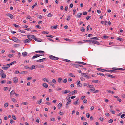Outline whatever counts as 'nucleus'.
<instances>
[{
	"instance_id": "1",
	"label": "nucleus",
	"mask_w": 125,
	"mask_h": 125,
	"mask_svg": "<svg viewBox=\"0 0 125 125\" xmlns=\"http://www.w3.org/2000/svg\"><path fill=\"white\" fill-rule=\"evenodd\" d=\"M83 41L84 42H91L93 43H94L97 44H99V43L97 41L93 40H84Z\"/></svg>"
},
{
	"instance_id": "2",
	"label": "nucleus",
	"mask_w": 125,
	"mask_h": 125,
	"mask_svg": "<svg viewBox=\"0 0 125 125\" xmlns=\"http://www.w3.org/2000/svg\"><path fill=\"white\" fill-rule=\"evenodd\" d=\"M49 58L52 60H57L59 59V58L57 57H55L52 55H50L49 57Z\"/></svg>"
},
{
	"instance_id": "3",
	"label": "nucleus",
	"mask_w": 125,
	"mask_h": 125,
	"mask_svg": "<svg viewBox=\"0 0 125 125\" xmlns=\"http://www.w3.org/2000/svg\"><path fill=\"white\" fill-rule=\"evenodd\" d=\"M27 37L28 39H37L36 37L33 35H27Z\"/></svg>"
},
{
	"instance_id": "4",
	"label": "nucleus",
	"mask_w": 125,
	"mask_h": 125,
	"mask_svg": "<svg viewBox=\"0 0 125 125\" xmlns=\"http://www.w3.org/2000/svg\"><path fill=\"white\" fill-rule=\"evenodd\" d=\"M47 59L45 58H43L37 60L36 62H43L44 61H46Z\"/></svg>"
},
{
	"instance_id": "5",
	"label": "nucleus",
	"mask_w": 125,
	"mask_h": 125,
	"mask_svg": "<svg viewBox=\"0 0 125 125\" xmlns=\"http://www.w3.org/2000/svg\"><path fill=\"white\" fill-rule=\"evenodd\" d=\"M16 62V61H14L11 63L8 64L7 65H3V66H5V67H10V66L11 65H12L13 64H14Z\"/></svg>"
},
{
	"instance_id": "6",
	"label": "nucleus",
	"mask_w": 125,
	"mask_h": 125,
	"mask_svg": "<svg viewBox=\"0 0 125 125\" xmlns=\"http://www.w3.org/2000/svg\"><path fill=\"white\" fill-rule=\"evenodd\" d=\"M77 92V90H75L71 92H70L69 94H68V95H71L73 94H74L76 93Z\"/></svg>"
},
{
	"instance_id": "7",
	"label": "nucleus",
	"mask_w": 125,
	"mask_h": 125,
	"mask_svg": "<svg viewBox=\"0 0 125 125\" xmlns=\"http://www.w3.org/2000/svg\"><path fill=\"white\" fill-rule=\"evenodd\" d=\"M70 92V90H66L64 91H62V94H66Z\"/></svg>"
},
{
	"instance_id": "8",
	"label": "nucleus",
	"mask_w": 125,
	"mask_h": 125,
	"mask_svg": "<svg viewBox=\"0 0 125 125\" xmlns=\"http://www.w3.org/2000/svg\"><path fill=\"white\" fill-rule=\"evenodd\" d=\"M112 69L115 70H125V69H123L122 68H112Z\"/></svg>"
},
{
	"instance_id": "9",
	"label": "nucleus",
	"mask_w": 125,
	"mask_h": 125,
	"mask_svg": "<svg viewBox=\"0 0 125 125\" xmlns=\"http://www.w3.org/2000/svg\"><path fill=\"white\" fill-rule=\"evenodd\" d=\"M13 82L15 83H17L18 82V79L17 77H14L13 78Z\"/></svg>"
},
{
	"instance_id": "10",
	"label": "nucleus",
	"mask_w": 125,
	"mask_h": 125,
	"mask_svg": "<svg viewBox=\"0 0 125 125\" xmlns=\"http://www.w3.org/2000/svg\"><path fill=\"white\" fill-rule=\"evenodd\" d=\"M6 15L7 16H8L11 19H13L14 18V16L13 15H12L11 14L8 13L6 14Z\"/></svg>"
},
{
	"instance_id": "11",
	"label": "nucleus",
	"mask_w": 125,
	"mask_h": 125,
	"mask_svg": "<svg viewBox=\"0 0 125 125\" xmlns=\"http://www.w3.org/2000/svg\"><path fill=\"white\" fill-rule=\"evenodd\" d=\"M15 92L14 90H12L10 94V97H13L14 94L15 93Z\"/></svg>"
},
{
	"instance_id": "12",
	"label": "nucleus",
	"mask_w": 125,
	"mask_h": 125,
	"mask_svg": "<svg viewBox=\"0 0 125 125\" xmlns=\"http://www.w3.org/2000/svg\"><path fill=\"white\" fill-rule=\"evenodd\" d=\"M30 40H23V42L25 43H28L30 42Z\"/></svg>"
},
{
	"instance_id": "13",
	"label": "nucleus",
	"mask_w": 125,
	"mask_h": 125,
	"mask_svg": "<svg viewBox=\"0 0 125 125\" xmlns=\"http://www.w3.org/2000/svg\"><path fill=\"white\" fill-rule=\"evenodd\" d=\"M97 70L100 71H101L102 72H105L106 71V70L102 69L101 68H97Z\"/></svg>"
},
{
	"instance_id": "14",
	"label": "nucleus",
	"mask_w": 125,
	"mask_h": 125,
	"mask_svg": "<svg viewBox=\"0 0 125 125\" xmlns=\"http://www.w3.org/2000/svg\"><path fill=\"white\" fill-rule=\"evenodd\" d=\"M36 53H42L43 54L44 53V52L42 51H36L35 52Z\"/></svg>"
},
{
	"instance_id": "15",
	"label": "nucleus",
	"mask_w": 125,
	"mask_h": 125,
	"mask_svg": "<svg viewBox=\"0 0 125 125\" xmlns=\"http://www.w3.org/2000/svg\"><path fill=\"white\" fill-rule=\"evenodd\" d=\"M78 102H79L78 104H79V99L78 98H76V101L74 102L73 104L75 105H76L77 104V103Z\"/></svg>"
},
{
	"instance_id": "16",
	"label": "nucleus",
	"mask_w": 125,
	"mask_h": 125,
	"mask_svg": "<svg viewBox=\"0 0 125 125\" xmlns=\"http://www.w3.org/2000/svg\"><path fill=\"white\" fill-rule=\"evenodd\" d=\"M77 84L78 85V87H81L82 86V84L80 83V81H79L77 83Z\"/></svg>"
},
{
	"instance_id": "17",
	"label": "nucleus",
	"mask_w": 125,
	"mask_h": 125,
	"mask_svg": "<svg viewBox=\"0 0 125 125\" xmlns=\"http://www.w3.org/2000/svg\"><path fill=\"white\" fill-rule=\"evenodd\" d=\"M87 73H83L82 74L84 75V76L85 77L87 78H91V77L88 76L87 75Z\"/></svg>"
},
{
	"instance_id": "18",
	"label": "nucleus",
	"mask_w": 125,
	"mask_h": 125,
	"mask_svg": "<svg viewBox=\"0 0 125 125\" xmlns=\"http://www.w3.org/2000/svg\"><path fill=\"white\" fill-rule=\"evenodd\" d=\"M22 54L24 57L26 56L27 55V52H24L22 53Z\"/></svg>"
},
{
	"instance_id": "19",
	"label": "nucleus",
	"mask_w": 125,
	"mask_h": 125,
	"mask_svg": "<svg viewBox=\"0 0 125 125\" xmlns=\"http://www.w3.org/2000/svg\"><path fill=\"white\" fill-rule=\"evenodd\" d=\"M71 101H70V100L69 101H68L66 104V107L67 108L69 107V105L70 104V103Z\"/></svg>"
},
{
	"instance_id": "20",
	"label": "nucleus",
	"mask_w": 125,
	"mask_h": 125,
	"mask_svg": "<svg viewBox=\"0 0 125 125\" xmlns=\"http://www.w3.org/2000/svg\"><path fill=\"white\" fill-rule=\"evenodd\" d=\"M36 65H33L31 67H30V69L32 70L33 69H35L36 68Z\"/></svg>"
},
{
	"instance_id": "21",
	"label": "nucleus",
	"mask_w": 125,
	"mask_h": 125,
	"mask_svg": "<svg viewBox=\"0 0 125 125\" xmlns=\"http://www.w3.org/2000/svg\"><path fill=\"white\" fill-rule=\"evenodd\" d=\"M106 75L107 76H108L111 78H115V76L112 75L110 74H107Z\"/></svg>"
},
{
	"instance_id": "22",
	"label": "nucleus",
	"mask_w": 125,
	"mask_h": 125,
	"mask_svg": "<svg viewBox=\"0 0 125 125\" xmlns=\"http://www.w3.org/2000/svg\"><path fill=\"white\" fill-rule=\"evenodd\" d=\"M62 104L61 103H59L58 105V107L59 109H60L61 107Z\"/></svg>"
},
{
	"instance_id": "23",
	"label": "nucleus",
	"mask_w": 125,
	"mask_h": 125,
	"mask_svg": "<svg viewBox=\"0 0 125 125\" xmlns=\"http://www.w3.org/2000/svg\"><path fill=\"white\" fill-rule=\"evenodd\" d=\"M14 42L16 43L21 42V41L20 40H13Z\"/></svg>"
},
{
	"instance_id": "24",
	"label": "nucleus",
	"mask_w": 125,
	"mask_h": 125,
	"mask_svg": "<svg viewBox=\"0 0 125 125\" xmlns=\"http://www.w3.org/2000/svg\"><path fill=\"white\" fill-rule=\"evenodd\" d=\"M42 85L44 87L46 88H47L48 87V84H47L46 83H43V84Z\"/></svg>"
},
{
	"instance_id": "25",
	"label": "nucleus",
	"mask_w": 125,
	"mask_h": 125,
	"mask_svg": "<svg viewBox=\"0 0 125 125\" xmlns=\"http://www.w3.org/2000/svg\"><path fill=\"white\" fill-rule=\"evenodd\" d=\"M62 78L61 77H60L58 78L57 80H58V82L59 83H61V81L62 80Z\"/></svg>"
},
{
	"instance_id": "26",
	"label": "nucleus",
	"mask_w": 125,
	"mask_h": 125,
	"mask_svg": "<svg viewBox=\"0 0 125 125\" xmlns=\"http://www.w3.org/2000/svg\"><path fill=\"white\" fill-rule=\"evenodd\" d=\"M11 100L14 103H16L17 102L16 100L14 98L11 97Z\"/></svg>"
},
{
	"instance_id": "27",
	"label": "nucleus",
	"mask_w": 125,
	"mask_h": 125,
	"mask_svg": "<svg viewBox=\"0 0 125 125\" xmlns=\"http://www.w3.org/2000/svg\"><path fill=\"white\" fill-rule=\"evenodd\" d=\"M26 18L27 19L30 20L31 21H32V18H31L30 16H27V17Z\"/></svg>"
},
{
	"instance_id": "28",
	"label": "nucleus",
	"mask_w": 125,
	"mask_h": 125,
	"mask_svg": "<svg viewBox=\"0 0 125 125\" xmlns=\"http://www.w3.org/2000/svg\"><path fill=\"white\" fill-rule=\"evenodd\" d=\"M97 75H101L103 76H105V75L104 74H103L102 73H97Z\"/></svg>"
},
{
	"instance_id": "29",
	"label": "nucleus",
	"mask_w": 125,
	"mask_h": 125,
	"mask_svg": "<svg viewBox=\"0 0 125 125\" xmlns=\"http://www.w3.org/2000/svg\"><path fill=\"white\" fill-rule=\"evenodd\" d=\"M39 54H36L35 55H34L32 58V59H33L35 58H36L39 57Z\"/></svg>"
},
{
	"instance_id": "30",
	"label": "nucleus",
	"mask_w": 125,
	"mask_h": 125,
	"mask_svg": "<svg viewBox=\"0 0 125 125\" xmlns=\"http://www.w3.org/2000/svg\"><path fill=\"white\" fill-rule=\"evenodd\" d=\"M81 31L82 32H84L85 31V30L83 27H82L81 28Z\"/></svg>"
},
{
	"instance_id": "31",
	"label": "nucleus",
	"mask_w": 125,
	"mask_h": 125,
	"mask_svg": "<svg viewBox=\"0 0 125 125\" xmlns=\"http://www.w3.org/2000/svg\"><path fill=\"white\" fill-rule=\"evenodd\" d=\"M109 38V36H108L105 35L104 36H103L102 37H101L103 39V38L104 39H107Z\"/></svg>"
},
{
	"instance_id": "32",
	"label": "nucleus",
	"mask_w": 125,
	"mask_h": 125,
	"mask_svg": "<svg viewBox=\"0 0 125 125\" xmlns=\"http://www.w3.org/2000/svg\"><path fill=\"white\" fill-rule=\"evenodd\" d=\"M82 14V13H79L78 14L77 16V18H79L81 16V15Z\"/></svg>"
},
{
	"instance_id": "33",
	"label": "nucleus",
	"mask_w": 125,
	"mask_h": 125,
	"mask_svg": "<svg viewBox=\"0 0 125 125\" xmlns=\"http://www.w3.org/2000/svg\"><path fill=\"white\" fill-rule=\"evenodd\" d=\"M57 27V25H55L54 26H53L51 27V28H54V29H56Z\"/></svg>"
},
{
	"instance_id": "34",
	"label": "nucleus",
	"mask_w": 125,
	"mask_h": 125,
	"mask_svg": "<svg viewBox=\"0 0 125 125\" xmlns=\"http://www.w3.org/2000/svg\"><path fill=\"white\" fill-rule=\"evenodd\" d=\"M50 85L51 86H52L53 88H54L55 87V86L54 85V84L52 82H50Z\"/></svg>"
},
{
	"instance_id": "35",
	"label": "nucleus",
	"mask_w": 125,
	"mask_h": 125,
	"mask_svg": "<svg viewBox=\"0 0 125 125\" xmlns=\"http://www.w3.org/2000/svg\"><path fill=\"white\" fill-rule=\"evenodd\" d=\"M2 77V78H5L6 77V75L5 74H4V73H3L1 74Z\"/></svg>"
},
{
	"instance_id": "36",
	"label": "nucleus",
	"mask_w": 125,
	"mask_h": 125,
	"mask_svg": "<svg viewBox=\"0 0 125 125\" xmlns=\"http://www.w3.org/2000/svg\"><path fill=\"white\" fill-rule=\"evenodd\" d=\"M69 75L70 76L72 77H75V76H74V75L72 73H69Z\"/></svg>"
},
{
	"instance_id": "37",
	"label": "nucleus",
	"mask_w": 125,
	"mask_h": 125,
	"mask_svg": "<svg viewBox=\"0 0 125 125\" xmlns=\"http://www.w3.org/2000/svg\"><path fill=\"white\" fill-rule=\"evenodd\" d=\"M76 68H78V67H79V64H72Z\"/></svg>"
},
{
	"instance_id": "38",
	"label": "nucleus",
	"mask_w": 125,
	"mask_h": 125,
	"mask_svg": "<svg viewBox=\"0 0 125 125\" xmlns=\"http://www.w3.org/2000/svg\"><path fill=\"white\" fill-rule=\"evenodd\" d=\"M91 17L90 16H88L86 18V19L87 20H89L91 19Z\"/></svg>"
},
{
	"instance_id": "39",
	"label": "nucleus",
	"mask_w": 125,
	"mask_h": 125,
	"mask_svg": "<svg viewBox=\"0 0 125 125\" xmlns=\"http://www.w3.org/2000/svg\"><path fill=\"white\" fill-rule=\"evenodd\" d=\"M28 72H26L25 71H22L21 72V74H23L24 73H27Z\"/></svg>"
},
{
	"instance_id": "40",
	"label": "nucleus",
	"mask_w": 125,
	"mask_h": 125,
	"mask_svg": "<svg viewBox=\"0 0 125 125\" xmlns=\"http://www.w3.org/2000/svg\"><path fill=\"white\" fill-rule=\"evenodd\" d=\"M92 89H90V91H94L95 90V89L94 87H93V88H92Z\"/></svg>"
},
{
	"instance_id": "41",
	"label": "nucleus",
	"mask_w": 125,
	"mask_h": 125,
	"mask_svg": "<svg viewBox=\"0 0 125 125\" xmlns=\"http://www.w3.org/2000/svg\"><path fill=\"white\" fill-rule=\"evenodd\" d=\"M62 81L63 83H66L67 81V79L66 78L64 79V80H63Z\"/></svg>"
},
{
	"instance_id": "42",
	"label": "nucleus",
	"mask_w": 125,
	"mask_h": 125,
	"mask_svg": "<svg viewBox=\"0 0 125 125\" xmlns=\"http://www.w3.org/2000/svg\"><path fill=\"white\" fill-rule=\"evenodd\" d=\"M27 103L26 102H24L22 103V104L23 105H26L27 104Z\"/></svg>"
},
{
	"instance_id": "43",
	"label": "nucleus",
	"mask_w": 125,
	"mask_h": 125,
	"mask_svg": "<svg viewBox=\"0 0 125 125\" xmlns=\"http://www.w3.org/2000/svg\"><path fill=\"white\" fill-rule=\"evenodd\" d=\"M13 54H9L8 55V57H10V58H11V57H13Z\"/></svg>"
},
{
	"instance_id": "44",
	"label": "nucleus",
	"mask_w": 125,
	"mask_h": 125,
	"mask_svg": "<svg viewBox=\"0 0 125 125\" xmlns=\"http://www.w3.org/2000/svg\"><path fill=\"white\" fill-rule=\"evenodd\" d=\"M52 82L54 84L56 83V82L55 80L54 79H53L52 80Z\"/></svg>"
},
{
	"instance_id": "45",
	"label": "nucleus",
	"mask_w": 125,
	"mask_h": 125,
	"mask_svg": "<svg viewBox=\"0 0 125 125\" xmlns=\"http://www.w3.org/2000/svg\"><path fill=\"white\" fill-rule=\"evenodd\" d=\"M37 5V2H36L35 4H34V5H33V6L32 7V9H33L34 7L36 6Z\"/></svg>"
},
{
	"instance_id": "46",
	"label": "nucleus",
	"mask_w": 125,
	"mask_h": 125,
	"mask_svg": "<svg viewBox=\"0 0 125 125\" xmlns=\"http://www.w3.org/2000/svg\"><path fill=\"white\" fill-rule=\"evenodd\" d=\"M8 103H7L5 104L4 105V106L5 107H6L8 106Z\"/></svg>"
},
{
	"instance_id": "47",
	"label": "nucleus",
	"mask_w": 125,
	"mask_h": 125,
	"mask_svg": "<svg viewBox=\"0 0 125 125\" xmlns=\"http://www.w3.org/2000/svg\"><path fill=\"white\" fill-rule=\"evenodd\" d=\"M9 67H2V68L4 70H7L8 69Z\"/></svg>"
},
{
	"instance_id": "48",
	"label": "nucleus",
	"mask_w": 125,
	"mask_h": 125,
	"mask_svg": "<svg viewBox=\"0 0 125 125\" xmlns=\"http://www.w3.org/2000/svg\"><path fill=\"white\" fill-rule=\"evenodd\" d=\"M42 99H40L37 102L38 103H37V104H40V103L41 102H42Z\"/></svg>"
},
{
	"instance_id": "49",
	"label": "nucleus",
	"mask_w": 125,
	"mask_h": 125,
	"mask_svg": "<svg viewBox=\"0 0 125 125\" xmlns=\"http://www.w3.org/2000/svg\"><path fill=\"white\" fill-rule=\"evenodd\" d=\"M98 81V80H94L92 81V82L94 83H97Z\"/></svg>"
},
{
	"instance_id": "50",
	"label": "nucleus",
	"mask_w": 125,
	"mask_h": 125,
	"mask_svg": "<svg viewBox=\"0 0 125 125\" xmlns=\"http://www.w3.org/2000/svg\"><path fill=\"white\" fill-rule=\"evenodd\" d=\"M58 113L60 115H63L64 114V113L62 112L59 111L58 112Z\"/></svg>"
},
{
	"instance_id": "51",
	"label": "nucleus",
	"mask_w": 125,
	"mask_h": 125,
	"mask_svg": "<svg viewBox=\"0 0 125 125\" xmlns=\"http://www.w3.org/2000/svg\"><path fill=\"white\" fill-rule=\"evenodd\" d=\"M12 117L13 119L14 120H16V117L14 115H13L12 116Z\"/></svg>"
},
{
	"instance_id": "52",
	"label": "nucleus",
	"mask_w": 125,
	"mask_h": 125,
	"mask_svg": "<svg viewBox=\"0 0 125 125\" xmlns=\"http://www.w3.org/2000/svg\"><path fill=\"white\" fill-rule=\"evenodd\" d=\"M50 120L52 121H54L55 120V118H51Z\"/></svg>"
},
{
	"instance_id": "53",
	"label": "nucleus",
	"mask_w": 125,
	"mask_h": 125,
	"mask_svg": "<svg viewBox=\"0 0 125 125\" xmlns=\"http://www.w3.org/2000/svg\"><path fill=\"white\" fill-rule=\"evenodd\" d=\"M75 63H78L80 64H82V62H75Z\"/></svg>"
},
{
	"instance_id": "54",
	"label": "nucleus",
	"mask_w": 125,
	"mask_h": 125,
	"mask_svg": "<svg viewBox=\"0 0 125 125\" xmlns=\"http://www.w3.org/2000/svg\"><path fill=\"white\" fill-rule=\"evenodd\" d=\"M70 19V16H67V21L69 20Z\"/></svg>"
},
{
	"instance_id": "55",
	"label": "nucleus",
	"mask_w": 125,
	"mask_h": 125,
	"mask_svg": "<svg viewBox=\"0 0 125 125\" xmlns=\"http://www.w3.org/2000/svg\"><path fill=\"white\" fill-rule=\"evenodd\" d=\"M0 72L1 74L4 73V72L3 70L1 69H0Z\"/></svg>"
},
{
	"instance_id": "56",
	"label": "nucleus",
	"mask_w": 125,
	"mask_h": 125,
	"mask_svg": "<svg viewBox=\"0 0 125 125\" xmlns=\"http://www.w3.org/2000/svg\"><path fill=\"white\" fill-rule=\"evenodd\" d=\"M93 86L92 85H89L88 86V87L90 88H93Z\"/></svg>"
},
{
	"instance_id": "57",
	"label": "nucleus",
	"mask_w": 125,
	"mask_h": 125,
	"mask_svg": "<svg viewBox=\"0 0 125 125\" xmlns=\"http://www.w3.org/2000/svg\"><path fill=\"white\" fill-rule=\"evenodd\" d=\"M108 92L109 93H111L112 94H113L114 93V92L109 90H108Z\"/></svg>"
},
{
	"instance_id": "58",
	"label": "nucleus",
	"mask_w": 125,
	"mask_h": 125,
	"mask_svg": "<svg viewBox=\"0 0 125 125\" xmlns=\"http://www.w3.org/2000/svg\"><path fill=\"white\" fill-rule=\"evenodd\" d=\"M76 11V10L75 9H74L73 10V14L74 15L75 14V12Z\"/></svg>"
},
{
	"instance_id": "59",
	"label": "nucleus",
	"mask_w": 125,
	"mask_h": 125,
	"mask_svg": "<svg viewBox=\"0 0 125 125\" xmlns=\"http://www.w3.org/2000/svg\"><path fill=\"white\" fill-rule=\"evenodd\" d=\"M32 77H29L28 78H27V80H30L32 79Z\"/></svg>"
},
{
	"instance_id": "60",
	"label": "nucleus",
	"mask_w": 125,
	"mask_h": 125,
	"mask_svg": "<svg viewBox=\"0 0 125 125\" xmlns=\"http://www.w3.org/2000/svg\"><path fill=\"white\" fill-rule=\"evenodd\" d=\"M19 46V45L18 44H15L14 45V46L15 47H18Z\"/></svg>"
},
{
	"instance_id": "61",
	"label": "nucleus",
	"mask_w": 125,
	"mask_h": 125,
	"mask_svg": "<svg viewBox=\"0 0 125 125\" xmlns=\"http://www.w3.org/2000/svg\"><path fill=\"white\" fill-rule=\"evenodd\" d=\"M64 61H65L67 62H71L70 60H67V59H65Z\"/></svg>"
},
{
	"instance_id": "62",
	"label": "nucleus",
	"mask_w": 125,
	"mask_h": 125,
	"mask_svg": "<svg viewBox=\"0 0 125 125\" xmlns=\"http://www.w3.org/2000/svg\"><path fill=\"white\" fill-rule=\"evenodd\" d=\"M19 31V32H20L21 33H24L25 32L24 31H22V30H20Z\"/></svg>"
},
{
	"instance_id": "63",
	"label": "nucleus",
	"mask_w": 125,
	"mask_h": 125,
	"mask_svg": "<svg viewBox=\"0 0 125 125\" xmlns=\"http://www.w3.org/2000/svg\"><path fill=\"white\" fill-rule=\"evenodd\" d=\"M85 98V96H83L81 97V99L82 100H83Z\"/></svg>"
},
{
	"instance_id": "64",
	"label": "nucleus",
	"mask_w": 125,
	"mask_h": 125,
	"mask_svg": "<svg viewBox=\"0 0 125 125\" xmlns=\"http://www.w3.org/2000/svg\"><path fill=\"white\" fill-rule=\"evenodd\" d=\"M113 120L112 119H110L108 121V122L109 123H111L113 122Z\"/></svg>"
}]
</instances>
